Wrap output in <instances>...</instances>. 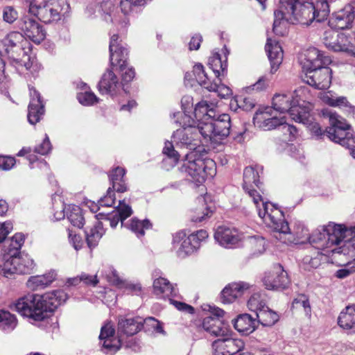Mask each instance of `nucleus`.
<instances>
[{"label":"nucleus","mask_w":355,"mask_h":355,"mask_svg":"<svg viewBox=\"0 0 355 355\" xmlns=\"http://www.w3.org/2000/svg\"><path fill=\"white\" fill-rule=\"evenodd\" d=\"M67 298L68 295L63 290H56L41 295L28 293L10 304V308L24 317L41 321L49 317V313L65 302Z\"/></svg>","instance_id":"obj_1"},{"label":"nucleus","mask_w":355,"mask_h":355,"mask_svg":"<svg viewBox=\"0 0 355 355\" xmlns=\"http://www.w3.org/2000/svg\"><path fill=\"white\" fill-rule=\"evenodd\" d=\"M314 4L311 0H279V8L275 11L272 31L275 35H284L279 28L286 21L290 24L309 25L315 20Z\"/></svg>","instance_id":"obj_2"},{"label":"nucleus","mask_w":355,"mask_h":355,"mask_svg":"<svg viewBox=\"0 0 355 355\" xmlns=\"http://www.w3.org/2000/svg\"><path fill=\"white\" fill-rule=\"evenodd\" d=\"M310 97L309 88L302 86L292 93L275 95L272 98V107L280 113L288 112L295 121L307 123L310 110L304 104L310 100Z\"/></svg>","instance_id":"obj_3"},{"label":"nucleus","mask_w":355,"mask_h":355,"mask_svg":"<svg viewBox=\"0 0 355 355\" xmlns=\"http://www.w3.org/2000/svg\"><path fill=\"white\" fill-rule=\"evenodd\" d=\"M259 216L275 233L279 234L280 238L275 235L277 239H281L282 234H293L297 242L309 241L311 234L305 225L301 221H295L291 230L284 220L283 211L274 205L263 203V209H259Z\"/></svg>","instance_id":"obj_4"},{"label":"nucleus","mask_w":355,"mask_h":355,"mask_svg":"<svg viewBox=\"0 0 355 355\" xmlns=\"http://www.w3.org/2000/svg\"><path fill=\"white\" fill-rule=\"evenodd\" d=\"M306 57L304 66L306 72L302 80L315 89H327L331 82V70L326 67L331 62L330 57L316 48L310 49Z\"/></svg>","instance_id":"obj_5"},{"label":"nucleus","mask_w":355,"mask_h":355,"mask_svg":"<svg viewBox=\"0 0 355 355\" xmlns=\"http://www.w3.org/2000/svg\"><path fill=\"white\" fill-rule=\"evenodd\" d=\"M2 44L10 64L19 73H24L26 71H29L31 73H33L36 66L33 65L30 55L25 51L28 42L21 33L10 32L2 40Z\"/></svg>","instance_id":"obj_6"},{"label":"nucleus","mask_w":355,"mask_h":355,"mask_svg":"<svg viewBox=\"0 0 355 355\" xmlns=\"http://www.w3.org/2000/svg\"><path fill=\"white\" fill-rule=\"evenodd\" d=\"M354 234L355 226L349 229L341 225L329 223L318 227L311 235L309 243L315 245L318 249L329 248L334 245H343L348 235Z\"/></svg>","instance_id":"obj_7"},{"label":"nucleus","mask_w":355,"mask_h":355,"mask_svg":"<svg viewBox=\"0 0 355 355\" xmlns=\"http://www.w3.org/2000/svg\"><path fill=\"white\" fill-rule=\"evenodd\" d=\"M27 3L28 12L45 24L60 21L71 9L66 0H28Z\"/></svg>","instance_id":"obj_8"},{"label":"nucleus","mask_w":355,"mask_h":355,"mask_svg":"<svg viewBox=\"0 0 355 355\" xmlns=\"http://www.w3.org/2000/svg\"><path fill=\"white\" fill-rule=\"evenodd\" d=\"M322 114L324 117L329 119L330 124V126L326 129L327 136L334 142L348 148L354 157L355 136L353 135L350 125L346 123L345 119L330 110H324Z\"/></svg>","instance_id":"obj_9"},{"label":"nucleus","mask_w":355,"mask_h":355,"mask_svg":"<svg viewBox=\"0 0 355 355\" xmlns=\"http://www.w3.org/2000/svg\"><path fill=\"white\" fill-rule=\"evenodd\" d=\"M180 171L185 173L191 181L202 183L207 177L216 174L215 162L211 159L200 157L197 151H192L186 155Z\"/></svg>","instance_id":"obj_10"},{"label":"nucleus","mask_w":355,"mask_h":355,"mask_svg":"<svg viewBox=\"0 0 355 355\" xmlns=\"http://www.w3.org/2000/svg\"><path fill=\"white\" fill-rule=\"evenodd\" d=\"M109 51L111 65L113 67H119L121 71V86L132 81L135 78V71L132 67H127L128 50L122 46L121 41H119L117 34H113L110 37Z\"/></svg>","instance_id":"obj_11"},{"label":"nucleus","mask_w":355,"mask_h":355,"mask_svg":"<svg viewBox=\"0 0 355 355\" xmlns=\"http://www.w3.org/2000/svg\"><path fill=\"white\" fill-rule=\"evenodd\" d=\"M206 122L201 123L198 131L205 139L217 141L230 134L231 119L229 114H220L217 119L205 116Z\"/></svg>","instance_id":"obj_12"},{"label":"nucleus","mask_w":355,"mask_h":355,"mask_svg":"<svg viewBox=\"0 0 355 355\" xmlns=\"http://www.w3.org/2000/svg\"><path fill=\"white\" fill-rule=\"evenodd\" d=\"M354 40L351 35L340 33L333 28L325 31L322 37V42L329 50L349 54H355Z\"/></svg>","instance_id":"obj_13"},{"label":"nucleus","mask_w":355,"mask_h":355,"mask_svg":"<svg viewBox=\"0 0 355 355\" xmlns=\"http://www.w3.org/2000/svg\"><path fill=\"white\" fill-rule=\"evenodd\" d=\"M262 166H256L255 167L247 166L243 171V188L252 198L258 212L259 209H263V203H267L263 201L260 193L254 188V187H256L261 189V182L259 180V172H262Z\"/></svg>","instance_id":"obj_14"},{"label":"nucleus","mask_w":355,"mask_h":355,"mask_svg":"<svg viewBox=\"0 0 355 355\" xmlns=\"http://www.w3.org/2000/svg\"><path fill=\"white\" fill-rule=\"evenodd\" d=\"M209 309L214 316H207L203 319V329L214 336H228L231 333V329L229 325L220 319L223 316L225 311L221 309L210 306Z\"/></svg>","instance_id":"obj_15"},{"label":"nucleus","mask_w":355,"mask_h":355,"mask_svg":"<svg viewBox=\"0 0 355 355\" xmlns=\"http://www.w3.org/2000/svg\"><path fill=\"white\" fill-rule=\"evenodd\" d=\"M17 261H14V257L10 259H3V275L7 276L15 273H31L35 267L34 261L27 254L15 255Z\"/></svg>","instance_id":"obj_16"},{"label":"nucleus","mask_w":355,"mask_h":355,"mask_svg":"<svg viewBox=\"0 0 355 355\" xmlns=\"http://www.w3.org/2000/svg\"><path fill=\"white\" fill-rule=\"evenodd\" d=\"M263 282L268 290L284 289L288 286L290 279L282 265L277 264L272 271L266 273Z\"/></svg>","instance_id":"obj_17"},{"label":"nucleus","mask_w":355,"mask_h":355,"mask_svg":"<svg viewBox=\"0 0 355 355\" xmlns=\"http://www.w3.org/2000/svg\"><path fill=\"white\" fill-rule=\"evenodd\" d=\"M18 26L27 37L36 44L42 42L46 37V32L42 26L28 16L21 17L18 22Z\"/></svg>","instance_id":"obj_18"},{"label":"nucleus","mask_w":355,"mask_h":355,"mask_svg":"<svg viewBox=\"0 0 355 355\" xmlns=\"http://www.w3.org/2000/svg\"><path fill=\"white\" fill-rule=\"evenodd\" d=\"M225 337L213 342L214 355H234L244 349L241 339Z\"/></svg>","instance_id":"obj_19"},{"label":"nucleus","mask_w":355,"mask_h":355,"mask_svg":"<svg viewBox=\"0 0 355 355\" xmlns=\"http://www.w3.org/2000/svg\"><path fill=\"white\" fill-rule=\"evenodd\" d=\"M354 19V6L349 3L343 9L333 13L329 24L331 28L343 30L351 27Z\"/></svg>","instance_id":"obj_20"},{"label":"nucleus","mask_w":355,"mask_h":355,"mask_svg":"<svg viewBox=\"0 0 355 355\" xmlns=\"http://www.w3.org/2000/svg\"><path fill=\"white\" fill-rule=\"evenodd\" d=\"M215 240L225 248H234L239 245L242 239L236 229L220 226L214 234Z\"/></svg>","instance_id":"obj_21"},{"label":"nucleus","mask_w":355,"mask_h":355,"mask_svg":"<svg viewBox=\"0 0 355 355\" xmlns=\"http://www.w3.org/2000/svg\"><path fill=\"white\" fill-rule=\"evenodd\" d=\"M31 101L28 105V121L35 125L40 121L44 114V104L40 94L34 88L29 87Z\"/></svg>","instance_id":"obj_22"},{"label":"nucleus","mask_w":355,"mask_h":355,"mask_svg":"<svg viewBox=\"0 0 355 355\" xmlns=\"http://www.w3.org/2000/svg\"><path fill=\"white\" fill-rule=\"evenodd\" d=\"M144 324L141 318H120L118 321V343L123 341V336H132L139 332Z\"/></svg>","instance_id":"obj_23"},{"label":"nucleus","mask_w":355,"mask_h":355,"mask_svg":"<svg viewBox=\"0 0 355 355\" xmlns=\"http://www.w3.org/2000/svg\"><path fill=\"white\" fill-rule=\"evenodd\" d=\"M211 197L206 194L200 196L196 199L197 206L194 209L193 214L191 216V220L195 223L202 222L208 218H210L214 211V205L210 200Z\"/></svg>","instance_id":"obj_24"},{"label":"nucleus","mask_w":355,"mask_h":355,"mask_svg":"<svg viewBox=\"0 0 355 355\" xmlns=\"http://www.w3.org/2000/svg\"><path fill=\"white\" fill-rule=\"evenodd\" d=\"M271 108L267 107L264 111L257 112L253 117L254 123L263 130L278 128L282 118L271 116Z\"/></svg>","instance_id":"obj_25"},{"label":"nucleus","mask_w":355,"mask_h":355,"mask_svg":"<svg viewBox=\"0 0 355 355\" xmlns=\"http://www.w3.org/2000/svg\"><path fill=\"white\" fill-rule=\"evenodd\" d=\"M266 51L271 65V73L277 71L283 60V50L279 42L268 38L266 44Z\"/></svg>","instance_id":"obj_26"},{"label":"nucleus","mask_w":355,"mask_h":355,"mask_svg":"<svg viewBox=\"0 0 355 355\" xmlns=\"http://www.w3.org/2000/svg\"><path fill=\"white\" fill-rule=\"evenodd\" d=\"M153 286V293L158 297L168 300L170 297H177L178 296V289L164 277L155 278Z\"/></svg>","instance_id":"obj_27"},{"label":"nucleus","mask_w":355,"mask_h":355,"mask_svg":"<svg viewBox=\"0 0 355 355\" xmlns=\"http://www.w3.org/2000/svg\"><path fill=\"white\" fill-rule=\"evenodd\" d=\"M249 288V284L245 282L228 284L221 292L222 302L225 304L233 302L236 298L243 295Z\"/></svg>","instance_id":"obj_28"},{"label":"nucleus","mask_w":355,"mask_h":355,"mask_svg":"<svg viewBox=\"0 0 355 355\" xmlns=\"http://www.w3.org/2000/svg\"><path fill=\"white\" fill-rule=\"evenodd\" d=\"M189 128H180L174 132L172 139L176 148H187L190 150H195L197 144L195 143L193 134Z\"/></svg>","instance_id":"obj_29"},{"label":"nucleus","mask_w":355,"mask_h":355,"mask_svg":"<svg viewBox=\"0 0 355 355\" xmlns=\"http://www.w3.org/2000/svg\"><path fill=\"white\" fill-rule=\"evenodd\" d=\"M98 90L101 94H114L121 87L117 76L112 69H107L98 83Z\"/></svg>","instance_id":"obj_30"},{"label":"nucleus","mask_w":355,"mask_h":355,"mask_svg":"<svg viewBox=\"0 0 355 355\" xmlns=\"http://www.w3.org/2000/svg\"><path fill=\"white\" fill-rule=\"evenodd\" d=\"M324 254L316 248H311L301 261L302 267L306 270L318 268L324 258Z\"/></svg>","instance_id":"obj_31"},{"label":"nucleus","mask_w":355,"mask_h":355,"mask_svg":"<svg viewBox=\"0 0 355 355\" xmlns=\"http://www.w3.org/2000/svg\"><path fill=\"white\" fill-rule=\"evenodd\" d=\"M322 101L332 107H338L343 109L349 114L354 115L355 108L347 101L346 97L336 96L331 92H328L323 94Z\"/></svg>","instance_id":"obj_32"},{"label":"nucleus","mask_w":355,"mask_h":355,"mask_svg":"<svg viewBox=\"0 0 355 355\" xmlns=\"http://www.w3.org/2000/svg\"><path fill=\"white\" fill-rule=\"evenodd\" d=\"M257 319L248 313L239 315L234 322V328L246 335L253 332L257 328Z\"/></svg>","instance_id":"obj_33"},{"label":"nucleus","mask_w":355,"mask_h":355,"mask_svg":"<svg viewBox=\"0 0 355 355\" xmlns=\"http://www.w3.org/2000/svg\"><path fill=\"white\" fill-rule=\"evenodd\" d=\"M56 277L55 271H51L43 275L31 276L26 282V286L31 290L44 288L51 284Z\"/></svg>","instance_id":"obj_34"},{"label":"nucleus","mask_w":355,"mask_h":355,"mask_svg":"<svg viewBox=\"0 0 355 355\" xmlns=\"http://www.w3.org/2000/svg\"><path fill=\"white\" fill-rule=\"evenodd\" d=\"M338 325L347 330L355 332V306H348L340 313L338 318Z\"/></svg>","instance_id":"obj_35"},{"label":"nucleus","mask_w":355,"mask_h":355,"mask_svg":"<svg viewBox=\"0 0 355 355\" xmlns=\"http://www.w3.org/2000/svg\"><path fill=\"white\" fill-rule=\"evenodd\" d=\"M125 174V169L118 166L114 168L109 175L112 189L116 192L124 193L128 190L124 178Z\"/></svg>","instance_id":"obj_36"},{"label":"nucleus","mask_w":355,"mask_h":355,"mask_svg":"<svg viewBox=\"0 0 355 355\" xmlns=\"http://www.w3.org/2000/svg\"><path fill=\"white\" fill-rule=\"evenodd\" d=\"M189 113V111L184 109L182 112H178L173 114L175 119V123L180 124L182 128H189L191 131L198 132V121L196 118H192Z\"/></svg>","instance_id":"obj_37"},{"label":"nucleus","mask_w":355,"mask_h":355,"mask_svg":"<svg viewBox=\"0 0 355 355\" xmlns=\"http://www.w3.org/2000/svg\"><path fill=\"white\" fill-rule=\"evenodd\" d=\"M208 64L217 78H220V76H223L226 74L227 69L226 55H225V60H223L220 55L215 53L209 58Z\"/></svg>","instance_id":"obj_38"},{"label":"nucleus","mask_w":355,"mask_h":355,"mask_svg":"<svg viewBox=\"0 0 355 355\" xmlns=\"http://www.w3.org/2000/svg\"><path fill=\"white\" fill-rule=\"evenodd\" d=\"M256 319H257V324L260 323L263 327H272L279 320V316L277 312L266 306L257 311Z\"/></svg>","instance_id":"obj_39"},{"label":"nucleus","mask_w":355,"mask_h":355,"mask_svg":"<svg viewBox=\"0 0 355 355\" xmlns=\"http://www.w3.org/2000/svg\"><path fill=\"white\" fill-rule=\"evenodd\" d=\"M24 235L21 233L15 234L12 238L10 246L3 254V259H10L14 257V261H17L15 255L20 254V249L24 241Z\"/></svg>","instance_id":"obj_40"},{"label":"nucleus","mask_w":355,"mask_h":355,"mask_svg":"<svg viewBox=\"0 0 355 355\" xmlns=\"http://www.w3.org/2000/svg\"><path fill=\"white\" fill-rule=\"evenodd\" d=\"M194 116L198 121V130H200L201 123L206 122L205 116L213 117L214 111L209 109V105L206 101H200L196 104L194 111Z\"/></svg>","instance_id":"obj_41"},{"label":"nucleus","mask_w":355,"mask_h":355,"mask_svg":"<svg viewBox=\"0 0 355 355\" xmlns=\"http://www.w3.org/2000/svg\"><path fill=\"white\" fill-rule=\"evenodd\" d=\"M67 216L69 221L75 227L81 228L84 225V217L83 211L79 206L69 205L67 211Z\"/></svg>","instance_id":"obj_42"},{"label":"nucleus","mask_w":355,"mask_h":355,"mask_svg":"<svg viewBox=\"0 0 355 355\" xmlns=\"http://www.w3.org/2000/svg\"><path fill=\"white\" fill-rule=\"evenodd\" d=\"M17 321L15 315L8 311L0 310V328L7 332L12 331L17 326Z\"/></svg>","instance_id":"obj_43"},{"label":"nucleus","mask_w":355,"mask_h":355,"mask_svg":"<svg viewBox=\"0 0 355 355\" xmlns=\"http://www.w3.org/2000/svg\"><path fill=\"white\" fill-rule=\"evenodd\" d=\"M331 1L332 0H319L316 5H314L316 21L320 22L327 19L330 12L329 2Z\"/></svg>","instance_id":"obj_44"},{"label":"nucleus","mask_w":355,"mask_h":355,"mask_svg":"<svg viewBox=\"0 0 355 355\" xmlns=\"http://www.w3.org/2000/svg\"><path fill=\"white\" fill-rule=\"evenodd\" d=\"M248 306L257 314V311L266 306L265 297L259 293H254L248 301Z\"/></svg>","instance_id":"obj_45"},{"label":"nucleus","mask_w":355,"mask_h":355,"mask_svg":"<svg viewBox=\"0 0 355 355\" xmlns=\"http://www.w3.org/2000/svg\"><path fill=\"white\" fill-rule=\"evenodd\" d=\"M351 238L347 239L344 242V244L340 247V252L347 254L353 257L352 262L349 263V266L352 265V268H354L355 270V236L351 234Z\"/></svg>","instance_id":"obj_46"},{"label":"nucleus","mask_w":355,"mask_h":355,"mask_svg":"<svg viewBox=\"0 0 355 355\" xmlns=\"http://www.w3.org/2000/svg\"><path fill=\"white\" fill-rule=\"evenodd\" d=\"M220 80V78H218L212 84H209L207 90L217 92L221 98H227L232 94V89L224 84H221Z\"/></svg>","instance_id":"obj_47"},{"label":"nucleus","mask_w":355,"mask_h":355,"mask_svg":"<svg viewBox=\"0 0 355 355\" xmlns=\"http://www.w3.org/2000/svg\"><path fill=\"white\" fill-rule=\"evenodd\" d=\"M130 230L134 232L137 236H143L145 234L144 230H148L151 227L150 222L145 219L144 220H138L137 218H132L130 225Z\"/></svg>","instance_id":"obj_48"},{"label":"nucleus","mask_w":355,"mask_h":355,"mask_svg":"<svg viewBox=\"0 0 355 355\" xmlns=\"http://www.w3.org/2000/svg\"><path fill=\"white\" fill-rule=\"evenodd\" d=\"M193 73L195 75L197 82L207 89V87L209 84H212L207 76V73L205 71L204 67L202 64L198 63L193 67Z\"/></svg>","instance_id":"obj_49"},{"label":"nucleus","mask_w":355,"mask_h":355,"mask_svg":"<svg viewBox=\"0 0 355 355\" xmlns=\"http://www.w3.org/2000/svg\"><path fill=\"white\" fill-rule=\"evenodd\" d=\"M98 227H94L89 232H86V241L90 249L95 248L102 237L103 232Z\"/></svg>","instance_id":"obj_50"},{"label":"nucleus","mask_w":355,"mask_h":355,"mask_svg":"<svg viewBox=\"0 0 355 355\" xmlns=\"http://www.w3.org/2000/svg\"><path fill=\"white\" fill-rule=\"evenodd\" d=\"M278 130L284 134L286 137L285 139L288 141H293L297 132L296 127L287 123L284 117H282L281 124L279 125Z\"/></svg>","instance_id":"obj_51"},{"label":"nucleus","mask_w":355,"mask_h":355,"mask_svg":"<svg viewBox=\"0 0 355 355\" xmlns=\"http://www.w3.org/2000/svg\"><path fill=\"white\" fill-rule=\"evenodd\" d=\"M293 306L295 308H302L305 315H311V308L309 298L305 295H299L293 302Z\"/></svg>","instance_id":"obj_52"},{"label":"nucleus","mask_w":355,"mask_h":355,"mask_svg":"<svg viewBox=\"0 0 355 355\" xmlns=\"http://www.w3.org/2000/svg\"><path fill=\"white\" fill-rule=\"evenodd\" d=\"M193 236H188L182 241L178 250L179 256L184 257L185 255L190 254L197 250L196 246L193 245L191 242V241H193Z\"/></svg>","instance_id":"obj_53"},{"label":"nucleus","mask_w":355,"mask_h":355,"mask_svg":"<svg viewBox=\"0 0 355 355\" xmlns=\"http://www.w3.org/2000/svg\"><path fill=\"white\" fill-rule=\"evenodd\" d=\"M114 212L120 217L121 222L130 217L132 214V210L130 206L125 203V200H119V205L116 207V210Z\"/></svg>","instance_id":"obj_54"},{"label":"nucleus","mask_w":355,"mask_h":355,"mask_svg":"<svg viewBox=\"0 0 355 355\" xmlns=\"http://www.w3.org/2000/svg\"><path fill=\"white\" fill-rule=\"evenodd\" d=\"M147 0H121V9L125 14H128L133 7L143 6L146 3Z\"/></svg>","instance_id":"obj_55"},{"label":"nucleus","mask_w":355,"mask_h":355,"mask_svg":"<svg viewBox=\"0 0 355 355\" xmlns=\"http://www.w3.org/2000/svg\"><path fill=\"white\" fill-rule=\"evenodd\" d=\"M175 144L172 141H166L163 148V153L169 159H172L173 163L175 164L180 157L178 152L175 149Z\"/></svg>","instance_id":"obj_56"},{"label":"nucleus","mask_w":355,"mask_h":355,"mask_svg":"<svg viewBox=\"0 0 355 355\" xmlns=\"http://www.w3.org/2000/svg\"><path fill=\"white\" fill-rule=\"evenodd\" d=\"M77 98L80 104L86 106L92 105L98 101L96 96L91 92L79 93L77 95Z\"/></svg>","instance_id":"obj_57"},{"label":"nucleus","mask_w":355,"mask_h":355,"mask_svg":"<svg viewBox=\"0 0 355 355\" xmlns=\"http://www.w3.org/2000/svg\"><path fill=\"white\" fill-rule=\"evenodd\" d=\"M103 351L106 354H112L117 352L121 347V343L118 340H116L114 338L103 340Z\"/></svg>","instance_id":"obj_58"},{"label":"nucleus","mask_w":355,"mask_h":355,"mask_svg":"<svg viewBox=\"0 0 355 355\" xmlns=\"http://www.w3.org/2000/svg\"><path fill=\"white\" fill-rule=\"evenodd\" d=\"M107 280L113 285H119L121 280L115 269L112 267H108L107 270L103 272Z\"/></svg>","instance_id":"obj_59"},{"label":"nucleus","mask_w":355,"mask_h":355,"mask_svg":"<svg viewBox=\"0 0 355 355\" xmlns=\"http://www.w3.org/2000/svg\"><path fill=\"white\" fill-rule=\"evenodd\" d=\"M51 148L52 146L49 138L46 134L42 142L35 147L34 151L35 153L44 155L51 151Z\"/></svg>","instance_id":"obj_60"},{"label":"nucleus","mask_w":355,"mask_h":355,"mask_svg":"<svg viewBox=\"0 0 355 355\" xmlns=\"http://www.w3.org/2000/svg\"><path fill=\"white\" fill-rule=\"evenodd\" d=\"M115 202V194L111 187L107 191V194L98 200V204L101 207H112Z\"/></svg>","instance_id":"obj_61"},{"label":"nucleus","mask_w":355,"mask_h":355,"mask_svg":"<svg viewBox=\"0 0 355 355\" xmlns=\"http://www.w3.org/2000/svg\"><path fill=\"white\" fill-rule=\"evenodd\" d=\"M18 17L17 12L11 6H6L3 10V19L4 21L12 24Z\"/></svg>","instance_id":"obj_62"},{"label":"nucleus","mask_w":355,"mask_h":355,"mask_svg":"<svg viewBox=\"0 0 355 355\" xmlns=\"http://www.w3.org/2000/svg\"><path fill=\"white\" fill-rule=\"evenodd\" d=\"M168 300L178 311L191 314L194 313V308L189 304L175 300L173 297H170Z\"/></svg>","instance_id":"obj_63"},{"label":"nucleus","mask_w":355,"mask_h":355,"mask_svg":"<svg viewBox=\"0 0 355 355\" xmlns=\"http://www.w3.org/2000/svg\"><path fill=\"white\" fill-rule=\"evenodd\" d=\"M114 333L115 330L112 325H111L110 323H107L101 327L99 339L102 340L113 338Z\"/></svg>","instance_id":"obj_64"}]
</instances>
